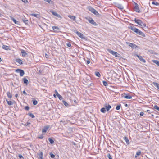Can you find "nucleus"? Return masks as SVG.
Segmentation results:
<instances>
[{
	"mask_svg": "<svg viewBox=\"0 0 159 159\" xmlns=\"http://www.w3.org/2000/svg\"><path fill=\"white\" fill-rule=\"evenodd\" d=\"M16 72H19L20 74V75L21 76H23L24 75V74H25V72H24V71L23 70H21V69H16Z\"/></svg>",
	"mask_w": 159,
	"mask_h": 159,
	"instance_id": "obj_1",
	"label": "nucleus"
},
{
	"mask_svg": "<svg viewBox=\"0 0 159 159\" xmlns=\"http://www.w3.org/2000/svg\"><path fill=\"white\" fill-rule=\"evenodd\" d=\"M89 22L91 24L94 26L97 25V24L94 21L92 18H90L88 19Z\"/></svg>",
	"mask_w": 159,
	"mask_h": 159,
	"instance_id": "obj_2",
	"label": "nucleus"
},
{
	"mask_svg": "<svg viewBox=\"0 0 159 159\" xmlns=\"http://www.w3.org/2000/svg\"><path fill=\"white\" fill-rule=\"evenodd\" d=\"M75 33L77 34V35L80 38L83 39H84L85 38L84 37V36L81 33L76 31V32Z\"/></svg>",
	"mask_w": 159,
	"mask_h": 159,
	"instance_id": "obj_3",
	"label": "nucleus"
},
{
	"mask_svg": "<svg viewBox=\"0 0 159 159\" xmlns=\"http://www.w3.org/2000/svg\"><path fill=\"white\" fill-rule=\"evenodd\" d=\"M126 44L128 45L130 47H131L132 48H136L137 47L136 45L134 43H132L129 42H126Z\"/></svg>",
	"mask_w": 159,
	"mask_h": 159,
	"instance_id": "obj_4",
	"label": "nucleus"
},
{
	"mask_svg": "<svg viewBox=\"0 0 159 159\" xmlns=\"http://www.w3.org/2000/svg\"><path fill=\"white\" fill-rule=\"evenodd\" d=\"M51 12L52 14L53 15L57 16V17L61 18H62V17L60 15L57 14L56 12L55 11H51Z\"/></svg>",
	"mask_w": 159,
	"mask_h": 159,
	"instance_id": "obj_5",
	"label": "nucleus"
},
{
	"mask_svg": "<svg viewBox=\"0 0 159 159\" xmlns=\"http://www.w3.org/2000/svg\"><path fill=\"white\" fill-rule=\"evenodd\" d=\"M135 6L134 7V10L135 11L139 13L140 12V10L139 9L138 5L135 3Z\"/></svg>",
	"mask_w": 159,
	"mask_h": 159,
	"instance_id": "obj_6",
	"label": "nucleus"
},
{
	"mask_svg": "<svg viewBox=\"0 0 159 159\" xmlns=\"http://www.w3.org/2000/svg\"><path fill=\"white\" fill-rule=\"evenodd\" d=\"M104 107L105 108L106 110H107V111H108L109 109L111 108V107L110 105L107 104V103H106L105 104Z\"/></svg>",
	"mask_w": 159,
	"mask_h": 159,
	"instance_id": "obj_7",
	"label": "nucleus"
},
{
	"mask_svg": "<svg viewBox=\"0 0 159 159\" xmlns=\"http://www.w3.org/2000/svg\"><path fill=\"white\" fill-rule=\"evenodd\" d=\"M130 28L133 31L135 32L137 34L138 33L139 30L135 27L134 26H130Z\"/></svg>",
	"mask_w": 159,
	"mask_h": 159,
	"instance_id": "obj_8",
	"label": "nucleus"
},
{
	"mask_svg": "<svg viewBox=\"0 0 159 159\" xmlns=\"http://www.w3.org/2000/svg\"><path fill=\"white\" fill-rule=\"evenodd\" d=\"M49 126L48 125L44 126V129L42 130V133H46L49 128Z\"/></svg>",
	"mask_w": 159,
	"mask_h": 159,
	"instance_id": "obj_9",
	"label": "nucleus"
},
{
	"mask_svg": "<svg viewBox=\"0 0 159 159\" xmlns=\"http://www.w3.org/2000/svg\"><path fill=\"white\" fill-rule=\"evenodd\" d=\"M134 21L136 23H137L139 25H140L143 23V22L141 20L136 18H135Z\"/></svg>",
	"mask_w": 159,
	"mask_h": 159,
	"instance_id": "obj_10",
	"label": "nucleus"
},
{
	"mask_svg": "<svg viewBox=\"0 0 159 159\" xmlns=\"http://www.w3.org/2000/svg\"><path fill=\"white\" fill-rule=\"evenodd\" d=\"M137 57H138L139 59V60L142 62L143 63H145L146 62V61L144 59L143 57L141 56H139L138 55H137Z\"/></svg>",
	"mask_w": 159,
	"mask_h": 159,
	"instance_id": "obj_11",
	"label": "nucleus"
},
{
	"mask_svg": "<svg viewBox=\"0 0 159 159\" xmlns=\"http://www.w3.org/2000/svg\"><path fill=\"white\" fill-rule=\"evenodd\" d=\"M38 156L39 159H43V153L42 152H40L38 154Z\"/></svg>",
	"mask_w": 159,
	"mask_h": 159,
	"instance_id": "obj_12",
	"label": "nucleus"
},
{
	"mask_svg": "<svg viewBox=\"0 0 159 159\" xmlns=\"http://www.w3.org/2000/svg\"><path fill=\"white\" fill-rule=\"evenodd\" d=\"M140 27L142 28H143V29L145 30V29L147 28V27L146 26V24L145 23H144L143 22V23L140 25Z\"/></svg>",
	"mask_w": 159,
	"mask_h": 159,
	"instance_id": "obj_13",
	"label": "nucleus"
},
{
	"mask_svg": "<svg viewBox=\"0 0 159 159\" xmlns=\"http://www.w3.org/2000/svg\"><path fill=\"white\" fill-rule=\"evenodd\" d=\"M125 96H123V97L124 98H125L127 99H130L132 98V97L131 96L129 95H127V94H125Z\"/></svg>",
	"mask_w": 159,
	"mask_h": 159,
	"instance_id": "obj_14",
	"label": "nucleus"
},
{
	"mask_svg": "<svg viewBox=\"0 0 159 159\" xmlns=\"http://www.w3.org/2000/svg\"><path fill=\"white\" fill-rule=\"evenodd\" d=\"M21 53L22 54V56L25 57L27 54L26 52L24 50H21Z\"/></svg>",
	"mask_w": 159,
	"mask_h": 159,
	"instance_id": "obj_15",
	"label": "nucleus"
},
{
	"mask_svg": "<svg viewBox=\"0 0 159 159\" xmlns=\"http://www.w3.org/2000/svg\"><path fill=\"white\" fill-rule=\"evenodd\" d=\"M16 61L20 65H22L23 64V61L20 59H16Z\"/></svg>",
	"mask_w": 159,
	"mask_h": 159,
	"instance_id": "obj_16",
	"label": "nucleus"
},
{
	"mask_svg": "<svg viewBox=\"0 0 159 159\" xmlns=\"http://www.w3.org/2000/svg\"><path fill=\"white\" fill-rule=\"evenodd\" d=\"M137 34L139 35H141L143 37H145V35L144 34L139 30Z\"/></svg>",
	"mask_w": 159,
	"mask_h": 159,
	"instance_id": "obj_17",
	"label": "nucleus"
},
{
	"mask_svg": "<svg viewBox=\"0 0 159 159\" xmlns=\"http://www.w3.org/2000/svg\"><path fill=\"white\" fill-rule=\"evenodd\" d=\"M124 140L126 142V144L127 145H129V142L128 138L126 137H125L124 138Z\"/></svg>",
	"mask_w": 159,
	"mask_h": 159,
	"instance_id": "obj_18",
	"label": "nucleus"
},
{
	"mask_svg": "<svg viewBox=\"0 0 159 159\" xmlns=\"http://www.w3.org/2000/svg\"><path fill=\"white\" fill-rule=\"evenodd\" d=\"M88 9L89 11H91L92 13H93V11L95 10V9L93 8L92 7L89 6L88 7Z\"/></svg>",
	"mask_w": 159,
	"mask_h": 159,
	"instance_id": "obj_19",
	"label": "nucleus"
},
{
	"mask_svg": "<svg viewBox=\"0 0 159 159\" xmlns=\"http://www.w3.org/2000/svg\"><path fill=\"white\" fill-rule=\"evenodd\" d=\"M107 51L109 52L110 53L112 54V55H114V54L116 52H114V51L111 50V49H107Z\"/></svg>",
	"mask_w": 159,
	"mask_h": 159,
	"instance_id": "obj_20",
	"label": "nucleus"
},
{
	"mask_svg": "<svg viewBox=\"0 0 159 159\" xmlns=\"http://www.w3.org/2000/svg\"><path fill=\"white\" fill-rule=\"evenodd\" d=\"M30 15L32 16H34L36 17H37V18H39L40 17V15L39 14H31Z\"/></svg>",
	"mask_w": 159,
	"mask_h": 159,
	"instance_id": "obj_21",
	"label": "nucleus"
},
{
	"mask_svg": "<svg viewBox=\"0 0 159 159\" xmlns=\"http://www.w3.org/2000/svg\"><path fill=\"white\" fill-rule=\"evenodd\" d=\"M11 20H12L15 24H18V22L16 21L15 19L11 16H10Z\"/></svg>",
	"mask_w": 159,
	"mask_h": 159,
	"instance_id": "obj_22",
	"label": "nucleus"
},
{
	"mask_svg": "<svg viewBox=\"0 0 159 159\" xmlns=\"http://www.w3.org/2000/svg\"><path fill=\"white\" fill-rule=\"evenodd\" d=\"M23 82L26 85H27L28 84V81L27 79L26 78H23Z\"/></svg>",
	"mask_w": 159,
	"mask_h": 159,
	"instance_id": "obj_23",
	"label": "nucleus"
},
{
	"mask_svg": "<svg viewBox=\"0 0 159 159\" xmlns=\"http://www.w3.org/2000/svg\"><path fill=\"white\" fill-rule=\"evenodd\" d=\"M153 84L157 89H159V84L157 83L153 82Z\"/></svg>",
	"mask_w": 159,
	"mask_h": 159,
	"instance_id": "obj_24",
	"label": "nucleus"
},
{
	"mask_svg": "<svg viewBox=\"0 0 159 159\" xmlns=\"http://www.w3.org/2000/svg\"><path fill=\"white\" fill-rule=\"evenodd\" d=\"M141 151L140 150H138L137 152H136V154L135 155V157H137L138 156L140 155L141 154Z\"/></svg>",
	"mask_w": 159,
	"mask_h": 159,
	"instance_id": "obj_25",
	"label": "nucleus"
},
{
	"mask_svg": "<svg viewBox=\"0 0 159 159\" xmlns=\"http://www.w3.org/2000/svg\"><path fill=\"white\" fill-rule=\"evenodd\" d=\"M117 7L121 10L123 9L124 8L123 7L121 4H119L117 5Z\"/></svg>",
	"mask_w": 159,
	"mask_h": 159,
	"instance_id": "obj_26",
	"label": "nucleus"
},
{
	"mask_svg": "<svg viewBox=\"0 0 159 159\" xmlns=\"http://www.w3.org/2000/svg\"><path fill=\"white\" fill-rule=\"evenodd\" d=\"M2 48L6 50H8L9 49V47L5 45H3L2 46Z\"/></svg>",
	"mask_w": 159,
	"mask_h": 159,
	"instance_id": "obj_27",
	"label": "nucleus"
},
{
	"mask_svg": "<svg viewBox=\"0 0 159 159\" xmlns=\"http://www.w3.org/2000/svg\"><path fill=\"white\" fill-rule=\"evenodd\" d=\"M152 61L159 66V61L157 60H152Z\"/></svg>",
	"mask_w": 159,
	"mask_h": 159,
	"instance_id": "obj_28",
	"label": "nucleus"
},
{
	"mask_svg": "<svg viewBox=\"0 0 159 159\" xmlns=\"http://www.w3.org/2000/svg\"><path fill=\"white\" fill-rule=\"evenodd\" d=\"M45 1L48 2L50 4L53 5L54 4L53 2L51 0H45Z\"/></svg>",
	"mask_w": 159,
	"mask_h": 159,
	"instance_id": "obj_29",
	"label": "nucleus"
},
{
	"mask_svg": "<svg viewBox=\"0 0 159 159\" xmlns=\"http://www.w3.org/2000/svg\"><path fill=\"white\" fill-rule=\"evenodd\" d=\"M7 96L8 98H11L12 96L11 94L9 92H7Z\"/></svg>",
	"mask_w": 159,
	"mask_h": 159,
	"instance_id": "obj_30",
	"label": "nucleus"
},
{
	"mask_svg": "<svg viewBox=\"0 0 159 159\" xmlns=\"http://www.w3.org/2000/svg\"><path fill=\"white\" fill-rule=\"evenodd\" d=\"M22 20L25 24H28V20H25L24 18H22Z\"/></svg>",
	"mask_w": 159,
	"mask_h": 159,
	"instance_id": "obj_31",
	"label": "nucleus"
},
{
	"mask_svg": "<svg viewBox=\"0 0 159 159\" xmlns=\"http://www.w3.org/2000/svg\"><path fill=\"white\" fill-rule=\"evenodd\" d=\"M68 17L70 19L73 20L74 21H75V16H72L71 15H69Z\"/></svg>",
	"mask_w": 159,
	"mask_h": 159,
	"instance_id": "obj_32",
	"label": "nucleus"
},
{
	"mask_svg": "<svg viewBox=\"0 0 159 159\" xmlns=\"http://www.w3.org/2000/svg\"><path fill=\"white\" fill-rule=\"evenodd\" d=\"M48 139L51 144H53L54 143V141L51 138H48Z\"/></svg>",
	"mask_w": 159,
	"mask_h": 159,
	"instance_id": "obj_33",
	"label": "nucleus"
},
{
	"mask_svg": "<svg viewBox=\"0 0 159 159\" xmlns=\"http://www.w3.org/2000/svg\"><path fill=\"white\" fill-rule=\"evenodd\" d=\"M152 4H153L155 5L156 6H159V3H158V2H154V1L152 2Z\"/></svg>",
	"mask_w": 159,
	"mask_h": 159,
	"instance_id": "obj_34",
	"label": "nucleus"
},
{
	"mask_svg": "<svg viewBox=\"0 0 159 159\" xmlns=\"http://www.w3.org/2000/svg\"><path fill=\"white\" fill-rule=\"evenodd\" d=\"M7 102V104L9 105H12V101H8L7 100H6Z\"/></svg>",
	"mask_w": 159,
	"mask_h": 159,
	"instance_id": "obj_35",
	"label": "nucleus"
},
{
	"mask_svg": "<svg viewBox=\"0 0 159 159\" xmlns=\"http://www.w3.org/2000/svg\"><path fill=\"white\" fill-rule=\"evenodd\" d=\"M106 110L105 107H103L101 109V111L102 113H105L106 112Z\"/></svg>",
	"mask_w": 159,
	"mask_h": 159,
	"instance_id": "obj_36",
	"label": "nucleus"
},
{
	"mask_svg": "<svg viewBox=\"0 0 159 159\" xmlns=\"http://www.w3.org/2000/svg\"><path fill=\"white\" fill-rule=\"evenodd\" d=\"M95 75L97 76L98 77H100L101 76L100 73L98 72H95Z\"/></svg>",
	"mask_w": 159,
	"mask_h": 159,
	"instance_id": "obj_37",
	"label": "nucleus"
},
{
	"mask_svg": "<svg viewBox=\"0 0 159 159\" xmlns=\"http://www.w3.org/2000/svg\"><path fill=\"white\" fill-rule=\"evenodd\" d=\"M63 103L67 107L68 106V104L65 101L63 100L62 101Z\"/></svg>",
	"mask_w": 159,
	"mask_h": 159,
	"instance_id": "obj_38",
	"label": "nucleus"
},
{
	"mask_svg": "<svg viewBox=\"0 0 159 159\" xmlns=\"http://www.w3.org/2000/svg\"><path fill=\"white\" fill-rule=\"evenodd\" d=\"M52 29L54 31H56V30H59V28L57 26H53L52 27Z\"/></svg>",
	"mask_w": 159,
	"mask_h": 159,
	"instance_id": "obj_39",
	"label": "nucleus"
},
{
	"mask_svg": "<svg viewBox=\"0 0 159 159\" xmlns=\"http://www.w3.org/2000/svg\"><path fill=\"white\" fill-rule=\"evenodd\" d=\"M121 106L120 104L117 106L116 107V110H120V108Z\"/></svg>",
	"mask_w": 159,
	"mask_h": 159,
	"instance_id": "obj_40",
	"label": "nucleus"
},
{
	"mask_svg": "<svg viewBox=\"0 0 159 159\" xmlns=\"http://www.w3.org/2000/svg\"><path fill=\"white\" fill-rule=\"evenodd\" d=\"M28 115L32 118H34L35 117L34 116L32 113H29Z\"/></svg>",
	"mask_w": 159,
	"mask_h": 159,
	"instance_id": "obj_41",
	"label": "nucleus"
},
{
	"mask_svg": "<svg viewBox=\"0 0 159 159\" xmlns=\"http://www.w3.org/2000/svg\"><path fill=\"white\" fill-rule=\"evenodd\" d=\"M93 13L96 15H99L98 12L96 10H95Z\"/></svg>",
	"mask_w": 159,
	"mask_h": 159,
	"instance_id": "obj_42",
	"label": "nucleus"
},
{
	"mask_svg": "<svg viewBox=\"0 0 159 159\" xmlns=\"http://www.w3.org/2000/svg\"><path fill=\"white\" fill-rule=\"evenodd\" d=\"M33 103L34 105H36L38 103V102L36 100H34L33 101Z\"/></svg>",
	"mask_w": 159,
	"mask_h": 159,
	"instance_id": "obj_43",
	"label": "nucleus"
},
{
	"mask_svg": "<svg viewBox=\"0 0 159 159\" xmlns=\"http://www.w3.org/2000/svg\"><path fill=\"white\" fill-rule=\"evenodd\" d=\"M57 97H58L59 100H62L63 99V97L61 96L59 94V95L57 96Z\"/></svg>",
	"mask_w": 159,
	"mask_h": 159,
	"instance_id": "obj_44",
	"label": "nucleus"
},
{
	"mask_svg": "<svg viewBox=\"0 0 159 159\" xmlns=\"http://www.w3.org/2000/svg\"><path fill=\"white\" fill-rule=\"evenodd\" d=\"M103 85L105 86H107V84H108L107 82L105 81H103Z\"/></svg>",
	"mask_w": 159,
	"mask_h": 159,
	"instance_id": "obj_45",
	"label": "nucleus"
},
{
	"mask_svg": "<svg viewBox=\"0 0 159 159\" xmlns=\"http://www.w3.org/2000/svg\"><path fill=\"white\" fill-rule=\"evenodd\" d=\"M120 54L117 53V52H116L115 54H114V55L116 57H119Z\"/></svg>",
	"mask_w": 159,
	"mask_h": 159,
	"instance_id": "obj_46",
	"label": "nucleus"
},
{
	"mask_svg": "<svg viewBox=\"0 0 159 159\" xmlns=\"http://www.w3.org/2000/svg\"><path fill=\"white\" fill-rule=\"evenodd\" d=\"M154 108L156 110L159 111V107L155 105L154 107Z\"/></svg>",
	"mask_w": 159,
	"mask_h": 159,
	"instance_id": "obj_47",
	"label": "nucleus"
},
{
	"mask_svg": "<svg viewBox=\"0 0 159 159\" xmlns=\"http://www.w3.org/2000/svg\"><path fill=\"white\" fill-rule=\"evenodd\" d=\"M50 155L51 157L52 158H54L55 157V155L52 153H50Z\"/></svg>",
	"mask_w": 159,
	"mask_h": 159,
	"instance_id": "obj_48",
	"label": "nucleus"
},
{
	"mask_svg": "<svg viewBox=\"0 0 159 159\" xmlns=\"http://www.w3.org/2000/svg\"><path fill=\"white\" fill-rule=\"evenodd\" d=\"M107 156L109 159H112V158L110 154H108L107 155Z\"/></svg>",
	"mask_w": 159,
	"mask_h": 159,
	"instance_id": "obj_49",
	"label": "nucleus"
},
{
	"mask_svg": "<svg viewBox=\"0 0 159 159\" xmlns=\"http://www.w3.org/2000/svg\"><path fill=\"white\" fill-rule=\"evenodd\" d=\"M19 157L20 158V159H24V157L23 156L21 155L20 154L19 155Z\"/></svg>",
	"mask_w": 159,
	"mask_h": 159,
	"instance_id": "obj_50",
	"label": "nucleus"
},
{
	"mask_svg": "<svg viewBox=\"0 0 159 159\" xmlns=\"http://www.w3.org/2000/svg\"><path fill=\"white\" fill-rule=\"evenodd\" d=\"M25 109L26 110H28L29 109V107L28 106H26L25 107Z\"/></svg>",
	"mask_w": 159,
	"mask_h": 159,
	"instance_id": "obj_51",
	"label": "nucleus"
},
{
	"mask_svg": "<svg viewBox=\"0 0 159 159\" xmlns=\"http://www.w3.org/2000/svg\"><path fill=\"white\" fill-rule=\"evenodd\" d=\"M43 134L41 135L39 137V139H43Z\"/></svg>",
	"mask_w": 159,
	"mask_h": 159,
	"instance_id": "obj_52",
	"label": "nucleus"
},
{
	"mask_svg": "<svg viewBox=\"0 0 159 159\" xmlns=\"http://www.w3.org/2000/svg\"><path fill=\"white\" fill-rule=\"evenodd\" d=\"M67 46L68 47H70L71 46V45L70 43H67Z\"/></svg>",
	"mask_w": 159,
	"mask_h": 159,
	"instance_id": "obj_53",
	"label": "nucleus"
},
{
	"mask_svg": "<svg viewBox=\"0 0 159 159\" xmlns=\"http://www.w3.org/2000/svg\"><path fill=\"white\" fill-rule=\"evenodd\" d=\"M23 93L25 95H27V93H26L25 90H24L23 91Z\"/></svg>",
	"mask_w": 159,
	"mask_h": 159,
	"instance_id": "obj_54",
	"label": "nucleus"
},
{
	"mask_svg": "<svg viewBox=\"0 0 159 159\" xmlns=\"http://www.w3.org/2000/svg\"><path fill=\"white\" fill-rule=\"evenodd\" d=\"M55 92L56 93V95L57 96V95H59V94L58 93L57 91V90H55Z\"/></svg>",
	"mask_w": 159,
	"mask_h": 159,
	"instance_id": "obj_55",
	"label": "nucleus"
},
{
	"mask_svg": "<svg viewBox=\"0 0 159 159\" xmlns=\"http://www.w3.org/2000/svg\"><path fill=\"white\" fill-rule=\"evenodd\" d=\"M144 114V113L143 112H140V115L141 116H142Z\"/></svg>",
	"mask_w": 159,
	"mask_h": 159,
	"instance_id": "obj_56",
	"label": "nucleus"
},
{
	"mask_svg": "<svg viewBox=\"0 0 159 159\" xmlns=\"http://www.w3.org/2000/svg\"><path fill=\"white\" fill-rule=\"evenodd\" d=\"M30 122H27L26 124H25V125L26 126L29 125H30Z\"/></svg>",
	"mask_w": 159,
	"mask_h": 159,
	"instance_id": "obj_57",
	"label": "nucleus"
},
{
	"mask_svg": "<svg viewBox=\"0 0 159 159\" xmlns=\"http://www.w3.org/2000/svg\"><path fill=\"white\" fill-rule=\"evenodd\" d=\"M87 64H89L90 63V61L89 60H88L87 61Z\"/></svg>",
	"mask_w": 159,
	"mask_h": 159,
	"instance_id": "obj_58",
	"label": "nucleus"
},
{
	"mask_svg": "<svg viewBox=\"0 0 159 159\" xmlns=\"http://www.w3.org/2000/svg\"><path fill=\"white\" fill-rule=\"evenodd\" d=\"M147 111L149 113H151L150 111V110H147Z\"/></svg>",
	"mask_w": 159,
	"mask_h": 159,
	"instance_id": "obj_59",
	"label": "nucleus"
},
{
	"mask_svg": "<svg viewBox=\"0 0 159 159\" xmlns=\"http://www.w3.org/2000/svg\"><path fill=\"white\" fill-rule=\"evenodd\" d=\"M48 56L47 54H45V57L47 58H48Z\"/></svg>",
	"mask_w": 159,
	"mask_h": 159,
	"instance_id": "obj_60",
	"label": "nucleus"
},
{
	"mask_svg": "<svg viewBox=\"0 0 159 159\" xmlns=\"http://www.w3.org/2000/svg\"><path fill=\"white\" fill-rule=\"evenodd\" d=\"M74 102H75V103H77V102L75 100H74Z\"/></svg>",
	"mask_w": 159,
	"mask_h": 159,
	"instance_id": "obj_61",
	"label": "nucleus"
},
{
	"mask_svg": "<svg viewBox=\"0 0 159 159\" xmlns=\"http://www.w3.org/2000/svg\"><path fill=\"white\" fill-rule=\"evenodd\" d=\"M15 97H17L18 96V94H16L15 95Z\"/></svg>",
	"mask_w": 159,
	"mask_h": 159,
	"instance_id": "obj_62",
	"label": "nucleus"
},
{
	"mask_svg": "<svg viewBox=\"0 0 159 159\" xmlns=\"http://www.w3.org/2000/svg\"><path fill=\"white\" fill-rule=\"evenodd\" d=\"M56 95L55 94H54V95H53V96L54 97H55V98H56Z\"/></svg>",
	"mask_w": 159,
	"mask_h": 159,
	"instance_id": "obj_63",
	"label": "nucleus"
},
{
	"mask_svg": "<svg viewBox=\"0 0 159 159\" xmlns=\"http://www.w3.org/2000/svg\"><path fill=\"white\" fill-rule=\"evenodd\" d=\"M127 106H128V105H127V104H126L125 105V106H126V107H127Z\"/></svg>",
	"mask_w": 159,
	"mask_h": 159,
	"instance_id": "obj_64",
	"label": "nucleus"
}]
</instances>
